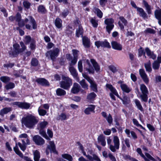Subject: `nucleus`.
<instances>
[{"label":"nucleus","instance_id":"1","mask_svg":"<svg viewBox=\"0 0 161 161\" xmlns=\"http://www.w3.org/2000/svg\"><path fill=\"white\" fill-rule=\"evenodd\" d=\"M15 20L18 22L19 26L21 27L24 26L25 24L26 28L29 30H32V29L35 30L37 28V25L35 19L31 16L28 17L25 20H21V14L19 13H17L15 17Z\"/></svg>","mask_w":161,"mask_h":161},{"label":"nucleus","instance_id":"2","mask_svg":"<svg viewBox=\"0 0 161 161\" xmlns=\"http://www.w3.org/2000/svg\"><path fill=\"white\" fill-rule=\"evenodd\" d=\"M39 121L38 117L29 113L25 115L21 119L22 124L29 129H33Z\"/></svg>","mask_w":161,"mask_h":161},{"label":"nucleus","instance_id":"3","mask_svg":"<svg viewBox=\"0 0 161 161\" xmlns=\"http://www.w3.org/2000/svg\"><path fill=\"white\" fill-rule=\"evenodd\" d=\"M63 80L60 82V87L65 90H68L72 84V80L67 76H62Z\"/></svg>","mask_w":161,"mask_h":161},{"label":"nucleus","instance_id":"4","mask_svg":"<svg viewBox=\"0 0 161 161\" xmlns=\"http://www.w3.org/2000/svg\"><path fill=\"white\" fill-rule=\"evenodd\" d=\"M21 48H19V45L18 44H15L13 45L14 50L12 53V55L13 57L16 56L19 53L23 52L26 49V47L22 42L20 43Z\"/></svg>","mask_w":161,"mask_h":161},{"label":"nucleus","instance_id":"5","mask_svg":"<svg viewBox=\"0 0 161 161\" xmlns=\"http://www.w3.org/2000/svg\"><path fill=\"white\" fill-rule=\"evenodd\" d=\"M114 19L112 18L107 19L105 20L104 23L107 25L106 27V31L109 34L114 26Z\"/></svg>","mask_w":161,"mask_h":161},{"label":"nucleus","instance_id":"6","mask_svg":"<svg viewBox=\"0 0 161 161\" xmlns=\"http://www.w3.org/2000/svg\"><path fill=\"white\" fill-rule=\"evenodd\" d=\"M113 142L114 145H110L109 148L111 151L114 152H116V149H118L119 147V140L118 137L117 136H114Z\"/></svg>","mask_w":161,"mask_h":161},{"label":"nucleus","instance_id":"7","mask_svg":"<svg viewBox=\"0 0 161 161\" xmlns=\"http://www.w3.org/2000/svg\"><path fill=\"white\" fill-rule=\"evenodd\" d=\"M82 75L83 77L90 84V87L92 90L94 92H96L97 91V86L95 82L87 75L83 74Z\"/></svg>","mask_w":161,"mask_h":161},{"label":"nucleus","instance_id":"8","mask_svg":"<svg viewBox=\"0 0 161 161\" xmlns=\"http://www.w3.org/2000/svg\"><path fill=\"white\" fill-rule=\"evenodd\" d=\"M59 51V49L58 48H56L53 50L47 52L46 53V55L47 56L49 55H50L51 59L54 61L56 58L58 56Z\"/></svg>","mask_w":161,"mask_h":161},{"label":"nucleus","instance_id":"9","mask_svg":"<svg viewBox=\"0 0 161 161\" xmlns=\"http://www.w3.org/2000/svg\"><path fill=\"white\" fill-rule=\"evenodd\" d=\"M95 44L97 48H99L100 47L108 48H111L109 43L106 40L103 41H97L95 42Z\"/></svg>","mask_w":161,"mask_h":161},{"label":"nucleus","instance_id":"10","mask_svg":"<svg viewBox=\"0 0 161 161\" xmlns=\"http://www.w3.org/2000/svg\"><path fill=\"white\" fill-rule=\"evenodd\" d=\"M14 104L17 106L19 108L22 109H28L30 106L31 104L29 103L23 102H15L14 103Z\"/></svg>","mask_w":161,"mask_h":161},{"label":"nucleus","instance_id":"11","mask_svg":"<svg viewBox=\"0 0 161 161\" xmlns=\"http://www.w3.org/2000/svg\"><path fill=\"white\" fill-rule=\"evenodd\" d=\"M16 146L14 148V149L20 158H23L25 161H33L30 158H28L27 156H24L22 153L19 150L18 146L17 145V144H16Z\"/></svg>","mask_w":161,"mask_h":161},{"label":"nucleus","instance_id":"12","mask_svg":"<svg viewBox=\"0 0 161 161\" xmlns=\"http://www.w3.org/2000/svg\"><path fill=\"white\" fill-rule=\"evenodd\" d=\"M33 140L38 145H42L45 143L44 139L39 135L34 136L33 138Z\"/></svg>","mask_w":161,"mask_h":161},{"label":"nucleus","instance_id":"13","mask_svg":"<svg viewBox=\"0 0 161 161\" xmlns=\"http://www.w3.org/2000/svg\"><path fill=\"white\" fill-rule=\"evenodd\" d=\"M119 20L118 22L120 28L121 30H124V26H126L128 24L127 20L123 16L119 17Z\"/></svg>","mask_w":161,"mask_h":161},{"label":"nucleus","instance_id":"14","mask_svg":"<svg viewBox=\"0 0 161 161\" xmlns=\"http://www.w3.org/2000/svg\"><path fill=\"white\" fill-rule=\"evenodd\" d=\"M139 74L144 81L146 84H147L149 82V79L145 73L144 70L142 69H140L139 70Z\"/></svg>","mask_w":161,"mask_h":161},{"label":"nucleus","instance_id":"15","mask_svg":"<svg viewBox=\"0 0 161 161\" xmlns=\"http://www.w3.org/2000/svg\"><path fill=\"white\" fill-rule=\"evenodd\" d=\"M84 67L86 70L88 71L89 73H94V69L90 64L89 61L88 59L86 60V64Z\"/></svg>","mask_w":161,"mask_h":161},{"label":"nucleus","instance_id":"16","mask_svg":"<svg viewBox=\"0 0 161 161\" xmlns=\"http://www.w3.org/2000/svg\"><path fill=\"white\" fill-rule=\"evenodd\" d=\"M83 153L84 155L86 156V157L90 161H101L99 158L95 154H93L92 156L89 155H86L85 152L83 151Z\"/></svg>","mask_w":161,"mask_h":161},{"label":"nucleus","instance_id":"17","mask_svg":"<svg viewBox=\"0 0 161 161\" xmlns=\"http://www.w3.org/2000/svg\"><path fill=\"white\" fill-rule=\"evenodd\" d=\"M36 81L39 84L44 86H48L49 83L45 79L40 78L37 79Z\"/></svg>","mask_w":161,"mask_h":161},{"label":"nucleus","instance_id":"18","mask_svg":"<svg viewBox=\"0 0 161 161\" xmlns=\"http://www.w3.org/2000/svg\"><path fill=\"white\" fill-rule=\"evenodd\" d=\"M111 44L112 47L114 49L119 51L122 50V45L117 42L114 41H112Z\"/></svg>","mask_w":161,"mask_h":161},{"label":"nucleus","instance_id":"19","mask_svg":"<svg viewBox=\"0 0 161 161\" xmlns=\"http://www.w3.org/2000/svg\"><path fill=\"white\" fill-rule=\"evenodd\" d=\"M137 11L139 13V14L140 17H142L144 19H148V16L143 9L141 8H138Z\"/></svg>","mask_w":161,"mask_h":161},{"label":"nucleus","instance_id":"20","mask_svg":"<svg viewBox=\"0 0 161 161\" xmlns=\"http://www.w3.org/2000/svg\"><path fill=\"white\" fill-rule=\"evenodd\" d=\"M80 88V86L78 83H74L71 90V92L73 94H77L79 92Z\"/></svg>","mask_w":161,"mask_h":161},{"label":"nucleus","instance_id":"21","mask_svg":"<svg viewBox=\"0 0 161 161\" xmlns=\"http://www.w3.org/2000/svg\"><path fill=\"white\" fill-rule=\"evenodd\" d=\"M105 138V136L103 134L100 135L97 138L98 142L103 147L105 146L106 144Z\"/></svg>","mask_w":161,"mask_h":161},{"label":"nucleus","instance_id":"22","mask_svg":"<svg viewBox=\"0 0 161 161\" xmlns=\"http://www.w3.org/2000/svg\"><path fill=\"white\" fill-rule=\"evenodd\" d=\"M106 86L107 88L109 89L114 95L117 96L119 98H120L119 97V94L116 89L113 87L112 85L109 84H107Z\"/></svg>","mask_w":161,"mask_h":161},{"label":"nucleus","instance_id":"23","mask_svg":"<svg viewBox=\"0 0 161 161\" xmlns=\"http://www.w3.org/2000/svg\"><path fill=\"white\" fill-rule=\"evenodd\" d=\"M83 44L86 48H89L90 46V39L86 36L82 37Z\"/></svg>","mask_w":161,"mask_h":161},{"label":"nucleus","instance_id":"24","mask_svg":"<svg viewBox=\"0 0 161 161\" xmlns=\"http://www.w3.org/2000/svg\"><path fill=\"white\" fill-rule=\"evenodd\" d=\"M154 15L156 18L158 20V24L161 25V9L155 10Z\"/></svg>","mask_w":161,"mask_h":161},{"label":"nucleus","instance_id":"25","mask_svg":"<svg viewBox=\"0 0 161 161\" xmlns=\"http://www.w3.org/2000/svg\"><path fill=\"white\" fill-rule=\"evenodd\" d=\"M142 3L146 8L147 14H151V9L152 8H151V6L149 5L148 3L145 0H143Z\"/></svg>","mask_w":161,"mask_h":161},{"label":"nucleus","instance_id":"26","mask_svg":"<svg viewBox=\"0 0 161 161\" xmlns=\"http://www.w3.org/2000/svg\"><path fill=\"white\" fill-rule=\"evenodd\" d=\"M145 51L147 56L150 58H152L153 59H155L156 58V55L153 52H151L148 48L147 47L146 48Z\"/></svg>","mask_w":161,"mask_h":161},{"label":"nucleus","instance_id":"27","mask_svg":"<svg viewBox=\"0 0 161 161\" xmlns=\"http://www.w3.org/2000/svg\"><path fill=\"white\" fill-rule=\"evenodd\" d=\"M69 69L71 75L74 78L79 79V78L78 77V74L76 70L74 67L72 66H69Z\"/></svg>","mask_w":161,"mask_h":161},{"label":"nucleus","instance_id":"28","mask_svg":"<svg viewBox=\"0 0 161 161\" xmlns=\"http://www.w3.org/2000/svg\"><path fill=\"white\" fill-rule=\"evenodd\" d=\"M11 110L12 109L11 108H4L0 110V115L2 116H3L4 114H7L9 112L11 111Z\"/></svg>","mask_w":161,"mask_h":161},{"label":"nucleus","instance_id":"29","mask_svg":"<svg viewBox=\"0 0 161 161\" xmlns=\"http://www.w3.org/2000/svg\"><path fill=\"white\" fill-rule=\"evenodd\" d=\"M120 87L122 91L126 93L129 92L131 90V88L124 84H121L120 85Z\"/></svg>","mask_w":161,"mask_h":161},{"label":"nucleus","instance_id":"30","mask_svg":"<svg viewBox=\"0 0 161 161\" xmlns=\"http://www.w3.org/2000/svg\"><path fill=\"white\" fill-rule=\"evenodd\" d=\"M95 109V106L92 105H89L88 107L85 110L84 113L86 114H90V113L93 111Z\"/></svg>","mask_w":161,"mask_h":161},{"label":"nucleus","instance_id":"31","mask_svg":"<svg viewBox=\"0 0 161 161\" xmlns=\"http://www.w3.org/2000/svg\"><path fill=\"white\" fill-rule=\"evenodd\" d=\"M21 141L22 142V144L20 142H19L18 144L21 150L22 151H24L26 148V142L25 141V139H22Z\"/></svg>","mask_w":161,"mask_h":161},{"label":"nucleus","instance_id":"32","mask_svg":"<svg viewBox=\"0 0 161 161\" xmlns=\"http://www.w3.org/2000/svg\"><path fill=\"white\" fill-rule=\"evenodd\" d=\"M94 13L96 14L97 16L100 18L102 17L103 13L101 10L98 8L94 7L93 9Z\"/></svg>","mask_w":161,"mask_h":161},{"label":"nucleus","instance_id":"33","mask_svg":"<svg viewBox=\"0 0 161 161\" xmlns=\"http://www.w3.org/2000/svg\"><path fill=\"white\" fill-rule=\"evenodd\" d=\"M47 148L53 153L56 152L55 145L53 141L49 142V145L47 146Z\"/></svg>","mask_w":161,"mask_h":161},{"label":"nucleus","instance_id":"34","mask_svg":"<svg viewBox=\"0 0 161 161\" xmlns=\"http://www.w3.org/2000/svg\"><path fill=\"white\" fill-rule=\"evenodd\" d=\"M62 20L58 18H57L55 20V25L58 28H60L62 26Z\"/></svg>","mask_w":161,"mask_h":161},{"label":"nucleus","instance_id":"35","mask_svg":"<svg viewBox=\"0 0 161 161\" xmlns=\"http://www.w3.org/2000/svg\"><path fill=\"white\" fill-rule=\"evenodd\" d=\"M38 12L42 14H45L47 12V10L44 6L40 5L38 7Z\"/></svg>","mask_w":161,"mask_h":161},{"label":"nucleus","instance_id":"36","mask_svg":"<svg viewBox=\"0 0 161 161\" xmlns=\"http://www.w3.org/2000/svg\"><path fill=\"white\" fill-rule=\"evenodd\" d=\"M83 33L82 27L81 25H79L78 28L76 29V35L77 37H79L81 35L82 36Z\"/></svg>","mask_w":161,"mask_h":161},{"label":"nucleus","instance_id":"37","mask_svg":"<svg viewBox=\"0 0 161 161\" xmlns=\"http://www.w3.org/2000/svg\"><path fill=\"white\" fill-rule=\"evenodd\" d=\"M39 130V134L47 140H50L49 138L46 134L45 131L43 129H38Z\"/></svg>","mask_w":161,"mask_h":161},{"label":"nucleus","instance_id":"38","mask_svg":"<svg viewBox=\"0 0 161 161\" xmlns=\"http://www.w3.org/2000/svg\"><path fill=\"white\" fill-rule=\"evenodd\" d=\"M34 158L35 161H39L40 158V154L37 150L33 151Z\"/></svg>","mask_w":161,"mask_h":161},{"label":"nucleus","instance_id":"39","mask_svg":"<svg viewBox=\"0 0 161 161\" xmlns=\"http://www.w3.org/2000/svg\"><path fill=\"white\" fill-rule=\"evenodd\" d=\"M79 83L82 88L86 90L88 89V86L86 82L85 79H82L80 81Z\"/></svg>","mask_w":161,"mask_h":161},{"label":"nucleus","instance_id":"40","mask_svg":"<svg viewBox=\"0 0 161 161\" xmlns=\"http://www.w3.org/2000/svg\"><path fill=\"white\" fill-rule=\"evenodd\" d=\"M140 89L142 94L148 93L147 89L146 86L144 84H142L140 85Z\"/></svg>","mask_w":161,"mask_h":161},{"label":"nucleus","instance_id":"41","mask_svg":"<svg viewBox=\"0 0 161 161\" xmlns=\"http://www.w3.org/2000/svg\"><path fill=\"white\" fill-rule=\"evenodd\" d=\"M96 97V94L92 92L88 95L87 98L88 100L91 101L94 100Z\"/></svg>","mask_w":161,"mask_h":161},{"label":"nucleus","instance_id":"42","mask_svg":"<svg viewBox=\"0 0 161 161\" xmlns=\"http://www.w3.org/2000/svg\"><path fill=\"white\" fill-rule=\"evenodd\" d=\"M56 93L58 96H64L66 93V92L64 90L59 88L57 89Z\"/></svg>","mask_w":161,"mask_h":161},{"label":"nucleus","instance_id":"43","mask_svg":"<svg viewBox=\"0 0 161 161\" xmlns=\"http://www.w3.org/2000/svg\"><path fill=\"white\" fill-rule=\"evenodd\" d=\"M91 61L92 64L95 70L97 71H98L100 69V67L97 62L93 59H91Z\"/></svg>","mask_w":161,"mask_h":161},{"label":"nucleus","instance_id":"44","mask_svg":"<svg viewBox=\"0 0 161 161\" xmlns=\"http://www.w3.org/2000/svg\"><path fill=\"white\" fill-rule=\"evenodd\" d=\"M144 66L147 71L148 72H151L152 71V69L151 67V63L150 61H149L147 63L145 64Z\"/></svg>","mask_w":161,"mask_h":161},{"label":"nucleus","instance_id":"45","mask_svg":"<svg viewBox=\"0 0 161 161\" xmlns=\"http://www.w3.org/2000/svg\"><path fill=\"white\" fill-rule=\"evenodd\" d=\"M15 86V84L13 82H10L7 84L5 86V88L7 90L12 89L14 88Z\"/></svg>","mask_w":161,"mask_h":161},{"label":"nucleus","instance_id":"46","mask_svg":"<svg viewBox=\"0 0 161 161\" xmlns=\"http://www.w3.org/2000/svg\"><path fill=\"white\" fill-rule=\"evenodd\" d=\"M62 157L69 161H73V158L72 156L68 154H64L62 155Z\"/></svg>","mask_w":161,"mask_h":161},{"label":"nucleus","instance_id":"47","mask_svg":"<svg viewBox=\"0 0 161 161\" xmlns=\"http://www.w3.org/2000/svg\"><path fill=\"white\" fill-rule=\"evenodd\" d=\"M135 102L137 108L141 111H143V109L141 104L140 102L137 99H135Z\"/></svg>","mask_w":161,"mask_h":161},{"label":"nucleus","instance_id":"48","mask_svg":"<svg viewBox=\"0 0 161 161\" xmlns=\"http://www.w3.org/2000/svg\"><path fill=\"white\" fill-rule=\"evenodd\" d=\"M28 135L27 134L24 133L19 135V137L20 138H24L25 139V141L26 142V144H30V141L28 138Z\"/></svg>","mask_w":161,"mask_h":161},{"label":"nucleus","instance_id":"49","mask_svg":"<svg viewBox=\"0 0 161 161\" xmlns=\"http://www.w3.org/2000/svg\"><path fill=\"white\" fill-rule=\"evenodd\" d=\"M48 123L46 121H43L40 122L39 124L38 129H44L46 127Z\"/></svg>","mask_w":161,"mask_h":161},{"label":"nucleus","instance_id":"50","mask_svg":"<svg viewBox=\"0 0 161 161\" xmlns=\"http://www.w3.org/2000/svg\"><path fill=\"white\" fill-rule=\"evenodd\" d=\"M152 67L153 69H158L160 67V64L157 61H155L152 64Z\"/></svg>","mask_w":161,"mask_h":161},{"label":"nucleus","instance_id":"51","mask_svg":"<svg viewBox=\"0 0 161 161\" xmlns=\"http://www.w3.org/2000/svg\"><path fill=\"white\" fill-rule=\"evenodd\" d=\"M0 80L3 82L4 83H6L9 82L10 80V78L7 76H3L0 78Z\"/></svg>","mask_w":161,"mask_h":161},{"label":"nucleus","instance_id":"52","mask_svg":"<svg viewBox=\"0 0 161 161\" xmlns=\"http://www.w3.org/2000/svg\"><path fill=\"white\" fill-rule=\"evenodd\" d=\"M148 94V93L142 94L140 95V97L141 98L142 101H144L145 102H146L147 101L148 99L147 94Z\"/></svg>","mask_w":161,"mask_h":161},{"label":"nucleus","instance_id":"53","mask_svg":"<svg viewBox=\"0 0 161 161\" xmlns=\"http://www.w3.org/2000/svg\"><path fill=\"white\" fill-rule=\"evenodd\" d=\"M90 22L92 24V26L94 27H97L98 26L97 21L94 18H92L90 19Z\"/></svg>","mask_w":161,"mask_h":161},{"label":"nucleus","instance_id":"54","mask_svg":"<svg viewBox=\"0 0 161 161\" xmlns=\"http://www.w3.org/2000/svg\"><path fill=\"white\" fill-rule=\"evenodd\" d=\"M38 111L39 115L41 116H44L47 112L45 110L41 109L40 107L38 108Z\"/></svg>","mask_w":161,"mask_h":161},{"label":"nucleus","instance_id":"55","mask_svg":"<svg viewBox=\"0 0 161 161\" xmlns=\"http://www.w3.org/2000/svg\"><path fill=\"white\" fill-rule=\"evenodd\" d=\"M36 41L34 39H32L31 40V42H30V48L31 50H34L35 49L36 45L35 44Z\"/></svg>","mask_w":161,"mask_h":161},{"label":"nucleus","instance_id":"56","mask_svg":"<svg viewBox=\"0 0 161 161\" xmlns=\"http://www.w3.org/2000/svg\"><path fill=\"white\" fill-rule=\"evenodd\" d=\"M38 64V60L36 58H33L31 61V65L34 66H37Z\"/></svg>","mask_w":161,"mask_h":161},{"label":"nucleus","instance_id":"57","mask_svg":"<svg viewBox=\"0 0 161 161\" xmlns=\"http://www.w3.org/2000/svg\"><path fill=\"white\" fill-rule=\"evenodd\" d=\"M105 119L107 121L109 125H110L113 122V118L111 114H109L108 116Z\"/></svg>","mask_w":161,"mask_h":161},{"label":"nucleus","instance_id":"58","mask_svg":"<svg viewBox=\"0 0 161 161\" xmlns=\"http://www.w3.org/2000/svg\"><path fill=\"white\" fill-rule=\"evenodd\" d=\"M119 99L122 101L124 104H125L128 103H129V98L127 96H124L123 98H119Z\"/></svg>","mask_w":161,"mask_h":161},{"label":"nucleus","instance_id":"59","mask_svg":"<svg viewBox=\"0 0 161 161\" xmlns=\"http://www.w3.org/2000/svg\"><path fill=\"white\" fill-rule=\"evenodd\" d=\"M33 39H31L29 36H26L25 38V42L26 44H28L31 42V40Z\"/></svg>","mask_w":161,"mask_h":161},{"label":"nucleus","instance_id":"60","mask_svg":"<svg viewBox=\"0 0 161 161\" xmlns=\"http://www.w3.org/2000/svg\"><path fill=\"white\" fill-rule=\"evenodd\" d=\"M66 119H67V116L65 113H62L59 115V120H65Z\"/></svg>","mask_w":161,"mask_h":161},{"label":"nucleus","instance_id":"61","mask_svg":"<svg viewBox=\"0 0 161 161\" xmlns=\"http://www.w3.org/2000/svg\"><path fill=\"white\" fill-rule=\"evenodd\" d=\"M132 121L134 124L137 127H140L143 129H144V128L143 127V126L139 124L138 122L136 119H132Z\"/></svg>","mask_w":161,"mask_h":161},{"label":"nucleus","instance_id":"62","mask_svg":"<svg viewBox=\"0 0 161 161\" xmlns=\"http://www.w3.org/2000/svg\"><path fill=\"white\" fill-rule=\"evenodd\" d=\"M69 14V11L67 9L64 10L61 14V17L65 18Z\"/></svg>","mask_w":161,"mask_h":161},{"label":"nucleus","instance_id":"63","mask_svg":"<svg viewBox=\"0 0 161 161\" xmlns=\"http://www.w3.org/2000/svg\"><path fill=\"white\" fill-rule=\"evenodd\" d=\"M78 68L80 72H81L82 71V64L81 60H80L78 62Z\"/></svg>","mask_w":161,"mask_h":161},{"label":"nucleus","instance_id":"64","mask_svg":"<svg viewBox=\"0 0 161 161\" xmlns=\"http://www.w3.org/2000/svg\"><path fill=\"white\" fill-rule=\"evenodd\" d=\"M145 156L148 159H149L153 161H156V160L153 157H152L149 153H145Z\"/></svg>","mask_w":161,"mask_h":161}]
</instances>
